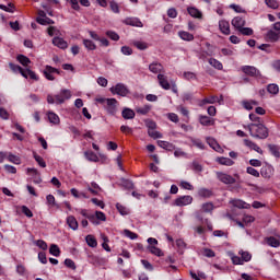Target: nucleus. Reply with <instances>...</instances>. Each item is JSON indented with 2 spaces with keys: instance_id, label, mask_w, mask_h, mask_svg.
<instances>
[{
  "instance_id": "nucleus-1",
  "label": "nucleus",
  "mask_w": 280,
  "mask_h": 280,
  "mask_svg": "<svg viewBox=\"0 0 280 280\" xmlns=\"http://www.w3.org/2000/svg\"><path fill=\"white\" fill-rule=\"evenodd\" d=\"M254 139H268V128L261 122H252L244 127Z\"/></svg>"
},
{
  "instance_id": "nucleus-2",
  "label": "nucleus",
  "mask_w": 280,
  "mask_h": 280,
  "mask_svg": "<svg viewBox=\"0 0 280 280\" xmlns=\"http://www.w3.org/2000/svg\"><path fill=\"white\" fill-rule=\"evenodd\" d=\"M9 67L11 71H13V73H21V75L26 80L27 78H30L31 80H34L35 82H38V80H40V78L36 74V72H34L30 68L23 69L21 68V66L14 65L12 62L9 63Z\"/></svg>"
},
{
  "instance_id": "nucleus-3",
  "label": "nucleus",
  "mask_w": 280,
  "mask_h": 280,
  "mask_svg": "<svg viewBox=\"0 0 280 280\" xmlns=\"http://www.w3.org/2000/svg\"><path fill=\"white\" fill-rule=\"evenodd\" d=\"M71 90H61L60 93L56 94L55 96L51 94L47 95L48 104H65L67 100H71Z\"/></svg>"
},
{
  "instance_id": "nucleus-4",
  "label": "nucleus",
  "mask_w": 280,
  "mask_h": 280,
  "mask_svg": "<svg viewBox=\"0 0 280 280\" xmlns=\"http://www.w3.org/2000/svg\"><path fill=\"white\" fill-rule=\"evenodd\" d=\"M43 74L46 78V80L54 82V80H56V74L60 75V70L47 65L43 70Z\"/></svg>"
},
{
  "instance_id": "nucleus-5",
  "label": "nucleus",
  "mask_w": 280,
  "mask_h": 280,
  "mask_svg": "<svg viewBox=\"0 0 280 280\" xmlns=\"http://www.w3.org/2000/svg\"><path fill=\"white\" fill-rule=\"evenodd\" d=\"M217 178L224 185H235V183H237L235 177L222 172H217Z\"/></svg>"
},
{
  "instance_id": "nucleus-6",
  "label": "nucleus",
  "mask_w": 280,
  "mask_h": 280,
  "mask_svg": "<svg viewBox=\"0 0 280 280\" xmlns=\"http://www.w3.org/2000/svg\"><path fill=\"white\" fill-rule=\"evenodd\" d=\"M117 106H119V102L116 98H109L104 108L108 115H117Z\"/></svg>"
},
{
  "instance_id": "nucleus-7",
  "label": "nucleus",
  "mask_w": 280,
  "mask_h": 280,
  "mask_svg": "<svg viewBox=\"0 0 280 280\" xmlns=\"http://www.w3.org/2000/svg\"><path fill=\"white\" fill-rule=\"evenodd\" d=\"M110 93H113V95H120V97H126V95H128V88H126V85L122 83H118L110 88Z\"/></svg>"
},
{
  "instance_id": "nucleus-8",
  "label": "nucleus",
  "mask_w": 280,
  "mask_h": 280,
  "mask_svg": "<svg viewBox=\"0 0 280 280\" xmlns=\"http://www.w3.org/2000/svg\"><path fill=\"white\" fill-rule=\"evenodd\" d=\"M194 202V197L186 195V196H180L175 199L174 206L175 207H187V205H191Z\"/></svg>"
},
{
  "instance_id": "nucleus-9",
  "label": "nucleus",
  "mask_w": 280,
  "mask_h": 280,
  "mask_svg": "<svg viewBox=\"0 0 280 280\" xmlns=\"http://www.w3.org/2000/svg\"><path fill=\"white\" fill-rule=\"evenodd\" d=\"M241 71H243L245 75H249L250 78H259V75H261V72H259V70L254 66H243L241 68Z\"/></svg>"
},
{
  "instance_id": "nucleus-10",
  "label": "nucleus",
  "mask_w": 280,
  "mask_h": 280,
  "mask_svg": "<svg viewBox=\"0 0 280 280\" xmlns=\"http://www.w3.org/2000/svg\"><path fill=\"white\" fill-rule=\"evenodd\" d=\"M260 176H262V178H267V180H269V178L271 176H275V167H272V165L270 164H266L260 168Z\"/></svg>"
},
{
  "instance_id": "nucleus-11",
  "label": "nucleus",
  "mask_w": 280,
  "mask_h": 280,
  "mask_svg": "<svg viewBox=\"0 0 280 280\" xmlns=\"http://www.w3.org/2000/svg\"><path fill=\"white\" fill-rule=\"evenodd\" d=\"M217 102L218 104H222V102H224V97L222 95L220 96V98L215 95L206 97L199 103V106H205L207 104H215Z\"/></svg>"
},
{
  "instance_id": "nucleus-12",
  "label": "nucleus",
  "mask_w": 280,
  "mask_h": 280,
  "mask_svg": "<svg viewBox=\"0 0 280 280\" xmlns=\"http://www.w3.org/2000/svg\"><path fill=\"white\" fill-rule=\"evenodd\" d=\"M159 84L164 91H170L172 89V85L170 84V80L167 79V75L160 73L158 74Z\"/></svg>"
},
{
  "instance_id": "nucleus-13",
  "label": "nucleus",
  "mask_w": 280,
  "mask_h": 280,
  "mask_svg": "<svg viewBox=\"0 0 280 280\" xmlns=\"http://www.w3.org/2000/svg\"><path fill=\"white\" fill-rule=\"evenodd\" d=\"M125 25H130L131 27H143V22L139 18H127L122 21Z\"/></svg>"
},
{
  "instance_id": "nucleus-14",
  "label": "nucleus",
  "mask_w": 280,
  "mask_h": 280,
  "mask_svg": "<svg viewBox=\"0 0 280 280\" xmlns=\"http://www.w3.org/2000/svg\"><path fill=\"white\" fill-rule=\"evenodd\" d=\"M149 71H151V73L161 74V73H165V68L161 62L154 61L149 66Z\"/></svg>"
},
{
  "instance_id": "nucleus-15",
  "label": "nucleus",
  "mask_w": 280,
  "mask_h": 280,
  "mask_svg": "<svg viewBox=\"0 0 280 280\" xmlns=\"http://www.w3.org/2000/svg\"><path fill=\"white\" fill-rule=\"evenodd\" d=\"M231 23L234 26V28H236V31L240 32L246 25V19L242 16H235Z\"/></svg>"
},
{
  "instance_id": "nucleus-16",
  "label": "nucleus",
  "mask_w": 280,
  "mask_h": 280,
  "mask_svg": "<svg viewBox=\"0 0 280 280\" xmlns=\"http://www.w3.org/2000/svg\"><path fill=\"white\" fill-rule=\"evenodd\" d=\"M199 124L206 127L215 126V119L207 115H199Z\"/></svg>"
},
{
  "instance_id": "nucleus-17",
  "label": "nucleus",
  "mask_w": 280,
  "mask_h": 280,
  "mask_svg": "<svg viewBox=\"0 0 280 280\" xmlns=\"http://www.w3.org/2000/svg\"><path fill=\"white\" fill-rule=\"evenodd\" d=\"M219 28L225 36L231 34V24L226 20L219 21Z\"/></svg>"
},
{
  "instance_id": "nucleus-18",
  "label": "nucleus",
  "mask_w": 280,
  "mask_h": 280,
  "mask_svg": "<svg viewBox=\"0 0 280 280\" xmlns=\"http://www.w3.org/2000/svg\"><path fill=\"white\" fill-rule=\"evenodd\" d=\"M52 45H55V47H58L59 49H67V47H69L67 40L59 36L52 38Z\"/></svg>"
},
{
  "instance_id": "nucleus-19",
  "label": "nucleus",
  "mask_w": 280,
  "mask_h": 280,
  "mask_svg": "<svg viewBox=\"0 0 280 280\" xmlns=\"http://www.w3.org/2000/svg\"><path fill=\"white\" fill-rule=\"evenodd\" d=\"M244 144L246 145V148H249L250 150H254L258 154H264V150H261V148H259V145H257V143H255V142L248 140V139H245Z\"/></svg>"
},
{
  "instance_id": "nucleus-20",
  "label": "nucleus",
  "mask_w": 280,
  "mask_h": 280,
  "mask_svg": "<svg viewBox=\"0 0 280 280\" xmlns=\"http://www.w3.org/2000/svg\"><path fill=\"white\" fill-rule=\"evenodd\" d=\"M48 121L49 124H52V126H59L60 125V116L54 112L47 113Z\"/></svg>"
},
{
  "instance_id": "nucleus-21",
  "label": "nucleus",
  "mask_w": 280,
  "mask_h": 280,
  "mask_svg": "<svg viewBox=\"0 0 280 280\" xmlns=\"http://www.w3.org/2000/svg\"><path fill=\"white\" fill-rule=\"evenodd\" d=\"M280 38V33H277L272 30L268 31L266 34V39L268 43H277Z\"/></svg>"
},
{
  "instance_id": "nucleus-22",
  "label": "nucleus",
  "mask_w": 280,
  "mask_h": 280,
  "mask_svg": "<svg viewBox=\"0 0 280 280\" xmlns=\"http://www.w3.org/2000/svg\"><path fill=\"white\" fill-rule=\"evenodd\" d=\"M67 224H68L69 229H71L72 231H78V229H79L78 219H75V217H73V215H69L67 218Z\"/></svg>"
},
{
  "instance_id": "nucleus-23",
  "label": "nucleus",
  "mask_w": 280,
  "mask_h": 280,
  "mask_svg": "<svg viewBox=\"0 0 280 280\" xmlns=\"http://www.w3.org/2000/svg\"><path fill=\"white\" fill-rule=\"evenodd\" d=\"M270 154H272V156H275L276 159H280V147L277 144H268L267 145Z\"/></svg>"
},
{
  "instance_id": "nucleus-24",
  "label": "nucleus",
  "mask_w": 280,
  "mask_h": 280,
  "mask_svg": "<svg viewBox=\"0 0 280 280\" xmlns=\"http://www.w3.org/2000/svg\"><path fill=\"white\" fill-rule=\"evenodd\" d=\"M266 242L268 246H271L272 248H279L280 246V236L277 238L275 236H270L266 238Z\"/></svg>"
},
{
  "instance_id": "nucleus-25",
  "label": "nucleus",
  "mask_w": 280,
  "mask_h": 280,
  "mask_svg": "<svg viewBox=\"0 0 280 280\" xmlns=\"http://www.w3.org/2000/svg\"><path fill=\"white\" fill-rule=\"evenodd\" d=\"M208 62L211 67H213V69H217L218 71H222L224 69V66L222 65V62H220V60L215 58H210Z\"/></svg>"
},
{
  "instance_id": "nucleus-26",
  "label": "nucleus",
  "mask_w": 280,
  "mask_h": 280,
  "mask_svg": "<svg viewBox=\"0 0 280 280\" xmlns=\"http://www.w3.org/2000/svg\"><path fill=\"white\" fill-rule=\"evenodd\" d=\"M217 163L219 165H226V167H231L232 165H235V162L230 158H218Z\"/></svg>"
},
{
  "instance_id": "nucleus-27",
  "label": "nucleus",
  "mask_w": 280,
  "mask_h": 280,
  "mask_svg": "<svg viewBox=\"0 0 280 280\" xmlns=\"http://www.w3.org/2000/svg\"><path fill=\"white\" fill-rule=\"evenodd\" d=\"M233 207H236L237 209H249L250 205L246 203V201L234 199L232 200Z\"/></svg>"
},
{
  "instance_id": "nucleus-28",
  "label": "nucleus",
  "mask_w": 280,
  "mask_h": 280,
  "mask_svg": "<svg viewBox=\"0 0 280 280\" xmlns=\"http://www.w3.org/2000/svg\"><path fill=\"white\" fill-rule=\"evenodd\" d=\"M152 110V105H143V106H138L136 107V113L138 115H148Z\"/></svg>"
},
{
  "instance_id": "nucleus-29",
  "label": "nucleus",
  "mask_w": 280,
  "mask_h": 280,
  "mask_svg": "<svg viewBox=\"0 0 280 280\" xmlns=\"http://www.w3.org/2000/svg\"><path fill=\"white\" fill-rule=\"evenodd\" d=\"M16 60L23 67H30V65H32V60H30L25 55H18Z\"/></svg>"
},
{
  "instance_id": "nucleus-30",
  "label": "nucleus",
  "mask_w": 280,
  "mask_h": 280,
  "mask_svg": "<svg viewBox=\"0 0 280 280\" xmlns=\"http://www.w3.org/2000/svg\"><path fill=\"white\" fill-rule=\"evenodd\" d=\"M207 143L210 145V148H212V150H214L215 152H221L222 151V147H220V144L218 143V141H215V139L213 138H208Z\"/></svg>"
},
{
  "instance_id": "nucleus-31",
  "label": "nucleus",
  "mask_w": 280,
  "mask_h": 280,
  "mask_svg": "<svg viewBox=\"0 0 280 280\" xmlns=\"http://www.w3.org/2000/svg\"><path fill=\"white\" fill-rule=\"evenodd\" d=\"M148 250L149 253H151V255H155V257H163V250H161V248L154 246V245H149L148 246Z\"/></svg>"
},
{
  "instance_id": "nucleus-32",
  "label": "nucleus",
  "mask_w": 280,
  "mask_h": 280,
  "mask_svg": "<svg viewBox=\"0 0 280 280\" xmlns=\"http://www.w3.org/2000/svg\"><path fill=\"white\" fill-rule=\"evenodd\" d=\"M198 196L200 198H211V196H213V191L209 188H200L198 190Z\"/></svg>"
},
{
  "instance_id": "nucleus-33",
  "label": "nucleus",
  "mask_w": 280,
  "mask_h": 280,
  "mask_svg": "<svg viewBox=\"0 0 280 280\" xmlns=\"http://www.w3.org/2000/svg\"><path fill=\"white\" fill-rule=\"evenodd\" d=\"M242 105L245 110H253V108H255V106H258L259 103L257 101H243Z\"/></svg>"
},
{
  "instance_id": "nucleus-34",
  "label": "nucleus",
  "mask_w": 280,
  "mask_h": 280,
  "mask_svg": "<svg viewBox=\"0 0 280 280\" xmlns=\"http://www.w3.org/2000/svg\"><path fill=\"white\" fill-rule=\"evenodd\" d=\"M83 45L88 51H95L97 49V45L91 39H83Z\"/></svg>"
},
{
  "instance_id": "nucleus-35",
  "label": "nucleus",
  "mask_w": 280,
  "mask_h": 280,
  "mask_svg": "<svg viewBox=\"0 0 280 280\" xmlns=\"http://www.w3.org/2000/svg\"><path fill=\"white\" fill-rule=\"evenodd\" d=\"M187 10L188 14H190V16H192L194 19H202V12H200V10L194 7H189Z\"/></svg>"
},
{
  "instance_id": "nucleus-36",
  "label": "nucleus",
  "mask_w": 280,
  "mask_h": 280,
  "mask_svg": "<svg viewBox=\"0 0 280 280\" xmlns=\"http://www.w3.org/2000/svg\"><path fill=\"white\" fill-rule=\"evenodd\" d=\"M178 36H179V38H182V40H188V42L194 40V34H191L189 32L179 31Z\"/></svg>"
},
{
  "instance_id": "nucleus-37",
  "label": "nucleus",
  "mask_w": 280,
  "mask_h": 280,
  "mask_svg": "<svg viewBox=\"0 0 280 280\" xmlns=\"http://www.w3.org/2000/svg\"><path fill=\"white\" fill-rule=\"evenodd\" d=\"M84 156L88 161H91L92 163H97V161H100V158H97V154H95L93 151H86L84 153Z\"/></svg>"
},
{
  "instance_id": "nucleus-38",
  "label": "nucleus",
  "mask_w": 280,
  "mask_h": 280,
  "mask_svg": "<svg viewBox=\"0 0 280 280\" xmlns=\"http://www.w3.org/2000/svg\"><path fill=\"white\" fill-rule=\"evenodd\" d=\"M85 242H86L88 246H90L91 248H97V240H95V236L88 235L85 237Z\"/></svg>"
},
{
  "instance_id": "nucleus-39",
  "label": "nucleus",
  "mask_w": 280,
  "mask_h": 280,
  "mask_svg": "<svg viewBox=\"0 0 280 280\" xmlns=\"http://www.w3.org/2000/svg\"><path fill=\"white\" fill-rule=\"evenodd\" d=\"M116 209H117L118 213H120V215H129L130 214V210L121 203H116Z\"/></svg>"
},
{
  "instance_id": "nucleus-40",
  "label": "nucleus",
  "mask_w": 280,
  "mask_h": 280,
  "mask_svg": "<svg viewBox=\"0 0 280 280\" xmlns=\"http://www.w3.org/2000/svg\"><path fill=\"white\" fill-rule=\"evenodd\" d=\"M100 185L97 183L92 182L90 186H88V191H91L93 196H97L100 194Z\"/></svg>"
},
{
  "instance_id": "nucleus-41",
  "label": "nucleus",
  "mask_w": 280,
  "mask_h": 280,
  "mask_svg": "<svg viewBox=\"0 0 280 280\" xmlns=\"http://www.w3.org/2000/svg\"><path fill=\"white\" fill-rule=\"evenodd\" d=\"M124 119H135V110L125 108L121 113Z\"/></svg>"
},
{
  "instance_id": "nucleus-42",
  "label": "nucleus",
  "mask_w": 280,
  "mask_h": 280,
  "mask_svg": "<svg viewBox=\"0 0 280 280\" xmlns=\"http://www.w3.org/2000/svg\"><path fill=\"white\" fill-rule=\"evenodd\" d=\"M121 187H124L125 189H128V190L135 189V183H132V180H130V179L122 178Z\"/></svg>"
},
{
  "instance_id": "nucleus-43",
  "label": "nucleus",
  "mask_w": 280,
  "mask_h": 280,
  "mask_svg": "<svg viewBox=\"0 0 280 280\" xmlns=\"http://www.w3.org/2000/svg\"><path fill=\"white\" fill-rule=\"evenodd\" d=\"M8 161L10 163H13L14 165H21V158L19 155H14L12 153H9Z\"/></svg>"
},
{
  "instance_id": "nucleus-44",
  "label": "nucleus",
  "mask_w": 280,
  "mask_h": 280,
  "mask_svg": "<svg viewBox=\"0 0 280 280\" xmlns=\"http://www.w3.org/2000/svg\"><path fill=\"white\" fill-rule=\"evenodd\" d=\"M268 93L271 95H278L279 94V85L271 83L267 86Z\"/></svg>"
},
{
  "instance_id": "nucleus-45",
  "label": "nucleus",
  "mask_w": 280,
  "mask_h": 280,
  "mask_svg": "<svg viewBox=\"0 0 280 280\" xmlns=\"http://www.w3.org/2000/svg\"><path fill=\"white\" fill-rule=\"evenodd\" d=\"M49 253L54 257H60V247H58L56 244H52L50 245Z\"/></svg>"
},
{
  "instance_id": "nucleus-46",
  "label": "nucleus",
  "mask_w": 280,
  "mask_h": 280,
  "mask_svg": "<svg viewBox=\"0 0 280 280\" xmlns=\"http://www.w3.org/2000/svg\"><path fill=\"white\" fill-rule=\"evenodd\" d=\"M133 46H136L137 49H140V51H144V49H148V43L141 40L133 42Z\"/></svg>"
},
{
  "instance_id": "nucleus-47",
  "label": "nucleus",
  "mask_w": 280,
  "mask_h": 280,
  "mask_svg": "<svg viewBox=\"0 0 280 280\" xmlns=\"http://www.w3.org/2000/svg\"><path fill=\"white\" fill-rule=\"evenodd\" d=\"M238 33L242 34V36H253V34H255V31H253V28L250 27H242Z\"/></svg>"
},
{
  "instance_id": "nucleus-48",
  "label": "nucleus",
  "mask_w": 280,
  "mask_h": 280,
  "mask_svg": "<svg viewBox=\"0 0 280 280\" xmlns=\"http://www.w3.org/2000/svg\"><path fill=\"white\" fill-rule=\"evenodd\" d=\"M33 156H34L36 163H38L39 167H47V163L45 162V159H43V156H40L36 153H34Z\"/></svg>"
},
{
  "instance_id": "nucleus-49",
  "label": "nucleus",
  "mask_w": 280,
  "mask_h": 280,
  "mask_svg": "<svg viewBox=\"0 0 280 280\" xmlns=\"http://www.w3.org/2000/svg\"><path fill=\"white\" fill-rule=\"evenodd\" d=\"M267 8H271V10H277L279 8V1L277 0H265Z\"/></svg>"
},
{
  "instance_id": "nucleus-50",
  "label": "nucleus",
  "mask_w": 280,
  "mask_h": 280,
  "mask_svg": "<svg viewBox=\"0 0 280 280\" xmlns=\"http://www.w3.org/2000/svg\"><path fill=\"white\" fill-rule=\"evenodd\" d=\"M201 209L203 211V213H211V211H213L214 207L212 202H206L201 206Z\"/></svg>"
},
{
  "instance_id": "nucleus-51",
  "label": "nucleus",
  "mask_w": 280,
  "mask_h": 280,
  "mask_svg": "<svg viewBox=\"0 0 280 280\" xmlns=\"http://www.w3.org/2000/svg\"><path fill=\"white\" fill-rule=\"evenodd\" d=\"M240 255H241V259L243 260L244 264H245V261H250V259H253V255H250V253H248V252L241 250Z\"/></svg>"
},
{
  "instance_id": "nucleus-52",
  "label": "nucleus",
  "mask_w": 280,
  "mask_h": 280,
  "mask_svg": "<svg viewBox=\"0 0 280 280\" xmlns=\"http://www.w3.org/2000/svg\"><path fill=\"white\" fill-rule=\"evenodd\" d=\"M246 172H247V174H249L250 176H254L255 178H259V176H260L259 171H257V170H256L255 167H253V166L247 167V168H246Z\"/></svg>"
},
{
  "instance_id": "nucleus-53",
  "label": "nucleus",
  "mask_w": 280,
  "mask_h": 280,
  "mask_svg": "<svg viewBox=\"0 0 280 280\" xmlns=\"http://www.w3.org/2000/svg\"><path fill=\"white\" fill-rule=\"evenodd\" d=\"M179 187H182V189H187L188 191H194V185H191L189 182L182 180L179 183Z\"/></svg>"
},
{
  "instance_id": "nucleus-54",
  "label": "nucleus",
  "mask_w": 280,
  "mask_h": 280,
  "mask_svg": "<svg viewBox=\"0 0 280 280\" xmlns=\"http://www.w3.org/2000/svg\"><path fill=\"white\" fill-rule=\"evenodd\" d=\"M21 211L24 215H26V218H34V213L32 210H30V208H27V206H21Z\"/></svg>"
},
{
  "instance_id": "nucleus-55",
  "label": "nucleus",
  "mask_w": 280,
  "mask_h": 280,
  "mask_svg": "<svg viewBox=\"0 0 280 280\" xmlns=\"http://www.w3.org/2000/svg\"><path fill=\"white\" fill-rule=\"evenodd\" d=\"M148 135H149V137H152V139H161V137H163V135H161V132H159L154 129H148Z\"/></svg>"
},
{
  "instance_id": "nucleus-56",
  "label": "nucleus",
  "mask_w": 280,
  "mask_h": 280,
  "mask_svg": "<svg viewBox=\"0 0 280 280\" xmlns=\"http://www.w3.org/2000/svg\"><path fill=\"white\" fill-rule=\"evenodd\" d=\"M231 10H234V12H237L238 14H244L246 10H244L240 4H231Z\"/></svg>"
},
{
  "instance_id": "nucleus-57",
  "label": "nucleus",
  "mask_w": 280,
  "mask_h": 280,
  "mask_svg": "<svg viewBox=\"0 0 280 280\" xmlns=\"http://www.w3.org/2000/svg\"><path fill=\"white\" fill-rule=\"evenodd\" d=\"M232 264H234V266H244V260L240 256H233Z\"/></svg>"
},
{
  "instance_id": "nucleus-58",
  "label": "nucleus",
  "mask_w": 280,
  "mask_h": 280,
  "mask_svg": "<svg viewBox=\"0 0 280 280\" xmlns=\"http://www.w3.org/2000/svg\"><path fill=\"white\" fill-rule=\"evenodd\" d=\"M48 35L50 36H60V31L56 28L55 26L48 27Z\"/></svg>"
},
{
  "instance_id": "nucleus-59",
  "label": "nucleus",
  "mask_w": 280,
  "mask_h": 280,
  "mask_svg": "<svg viewBox=\"0 0 280 280\" xmlns=\"http://www.w3.org/2000/svg\"><path fill=\"white\" fill-rule=\"evenodd\" d=\"M109 8H110L112 12H114L115 14H119V4H117V2L110 1Z\"/></svg>"
},
{
  "instance_id": "nucleus-60",
  "label": "nucleus",
  "mask_w": 280,
  "mask_h": 280,
  "mask_svg": "<svg viewBox=\"0 0 280 280\" xmlns=\"http://www.w3.org/2000/svg\"><path fill=\"white\" fill-rule=\"evenodd\" d=\"M95 215H96V220L98 222H106V214L102 211H96L95 212Z\"/></svg>"
},
{
  "instance_id": "nucleus-61",
  "label": "nucleus",
  "mask_w": 280,
  "mask_h": 280,
  "mask_svg": "<svg viewBox=\"0 0 280 280\" xmlns=\"http://www.w3.org/2000/svg\"><path fill=\"white\" fill-rule=\"evenodd\" d=\"M106 36H108V38H110L112 40H119V34L113 31H107Z\"/></svg>"
},
{
  "instance_id": "nucleus-62",
  "label": "nucleus",
  "mask_w": 280,
  "mask_h": 280,
  "mask_svg": "<svg viewBox=\"0 0 280 280\" xmlns=\"http://www.w3.org/2000/svg\"><path fill=\"white\" fill-rule=\"evenodd\" d=\"M167 119H170V121H173V124H178L179 121V118L175 113H168Z\"/></svg>"
},
{
  "instance_id": "nucleus-63",
  "label": "nucleus",
  "mask_w": 280,
  "mask_h": 280,
  "mask_svg": "<svg viewBox=\"0 0 280 280\" xmlns=\"http://www.w3.org/2000/svg\"><path fill=\"white\" fill-rule=\"evenodd\" d=\"M16 272H18V275L23 277L25 275V272H27V269L25 268V266L20 264L16 266Z\"/></svg>"
},
{
  "instance_id": "nucleus-64",
  "label": "nucleus",
  "mask_w": 280,
  "mask_h": 280,
  "mask_svg": "<svg viewBox=\"0 0 280 280\" xmlns=\"http://www.w3.org/2000/svg\"><path fill=\"white\" fill-rule=\"evenodd\" d=\"M185 80H197L196 73L194 72H184Z\"/></svg>"
}]
</instances>
